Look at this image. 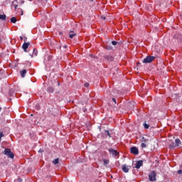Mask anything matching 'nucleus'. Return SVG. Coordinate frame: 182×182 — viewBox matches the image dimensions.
Masks as SVG:
<instances>
[{
	"label": "nucleus",
	"instance_id": "nucleus-24",
	"mask_svg": "<svg viewBox=\"0 0 182 182\" xmlns=\"http://www.w3.org/2000/svg\"><path fill=\"white\" fill-rule=\"evenodd\" d=\"M141 146L143 149H144V148L147 147V145L146 144V143H142V144H141Z\"/></svg>",
	"mask_w": 182,
	"mask_h": 182
},
{
	"label": "nucleus",
	"instance_id": "nucleus-28",
	"mask_svg": "<svg viewBox=\"0 0 182 182\" xmlns=\"http://www.w3.org/2000/svg\"><path fill=\"white\" fill-rule=\"evenodd\" d=\"M4 137V133L2 132H0V140H1V138Z\"/></svg>",
	"mask_w": 182,
	"mask_h": 182
},
{
	"label": "nucleus",
	"instance_id": "nucleus-7",
	"mask_svg": "<svg viewBox=\"0 0 182 182\" xmlns=\"http://www.w3.org/2000/svg\"><path fill=\"white\" fill-rule=\"evenodd\" d=\"M29 43L25 42L22 46V49L24 50V52H28L27 49L29 48Z\"/></svg>",
	"mask_w": 182,
	"mask_h": 182
},
{
	"label": "nucleus",
	"instance_id": "nucleus-12",
	"mask_svg": "<svg viewBox=\"0 0 182 182\" xmlns=\"http://www.w3.org/2000/svg\"><path fill=\"white\" fill-rule=\"evenodd\" d=\"M48 92L49 93H53V92H55V89H53V87H48Z\"/></svg>",
	"mask_w": 182,
	"mask_h": 182
},
{
	"label": "nucleus",
	"instance_id": "nucleus-25",
	"mask_svg": "<svg viewBox=\"0 0 182 182\" xmlns=\"http://www.w3.org/2000/svg\"><path fill=\"white\" fill-rule=\"evenodd\" d=\"M9 94L10 96H14V91L10 90Z\"/></svg>",
	"mask_w": 182,
	"mask_h": 182
},
{
	"label": "nucleus",
	"instance_id": "nucleus-13",
	"mask_svg": "<svg viewBox=\"0 0 182 182\" xmlns=\"http://www.w3.org/2000/svg\"><path fill=\"white\" fill-rule=\"evenodd\" d=\"M0 19H1V21H5V19H6V15L5 14H0Z\"/></svg>",
	"mask_w": 182,
	"mask_h": 182
},
{
	"label": "nucleus",
	"instance_id": "nucleus-29",
	"mask_svg": "<svg viewBox=\"0 0 182 182\" xmlns=\"http://www.w3.org/2000/svg\"><path fill=\"white\" fill-rule=\"evenodd\" d=\"M20 4H21V5L23 4H25V1H23V0L20 1Z\"/></svg>",
	"mask_w": 182,
	"mask_h": 182
},
{
	"label": "nucleus",
	"instance_id": "nucleus-21",
	"mask_svg": "<svg viewBox=\"0 0 182 182\" xmlns=\"http://www.w3.org/2000/svg\"><path fill=\"white\" fill-rule=\"evenodd\" d=\"M112 45H113L114 46H116V45H119V42H117V41H112Z\"/></svg>",
	"mask_w": 182,
	"mask_h": 182
},
{
	"label": "nucleus",
	"instance_id": "nucleus-40",
	"mask_svg": "<svg viewBox=\"0 0 182 182\" xmlns=\"http://www.w3.org/2000/svg\"><path fill=\"white\" fill-rule=\"evenodd\" d=\"M24 42H26V38L24 39Z\"/></svg>",
	"mask_w": 182,
	"mask_h": 182
},
{
	"label": "nucleus",
	"instance_id": "nucleus-34",
	"mask_svg": "<svg viewBox=\"0 0 182 182\" xmlns=\"http://www.w3.org/2000/svg\"><path fill=\"white\" fill-rule=\"evenodd\" d=\"M14 8H15V9H18V5H15Z\"/></svg>",
	"mask_w": 182,
	"mask_h": 182
},
{
	"label": "nucleus",
	"instance_id": "nucleus-9",
	"mask_svg": "<svg viewBox=\"0 0 182 182\" xmlns=\"http://www.w3.org/2000/svg\"><path fill=\"white\" fill-rule=\"evenodd\" d=\"M175 144L176 147H178V146H181V141L179 139H176L175 140Z\"/></svg>",
	"mask_w": 182,
	"mask_h": 182
},
{
	"label": "nucleus",
	"instance_id": "nucleus-6",
	"mask_svg": "<svg viewBox=\"0 0 182 182\" xmlns=\"http://www.w3.org/2000/svg\"><path fill=\"white\" fill-rule=\"evenodd\" d=\"M122 171L124 173H128L129 170H130V166H127V164H124L122 168Z\"/></svg>",
	"mask_w": 182,
	"mask_h": 182
},
{
	"label": "nucleus",
	"instance_id": "nucleus-8",
	"mask_svg": "<svg viewBox=\"0 0 182 182\" xmlns=\"http://www.w3.org/2000/svg\"><path fill=\"white\" fill-rule=\"evenodd\" d=\"M143 166V161L141 160L136 161L135 164V168H140Z\"/></svg>",
	"mask_w": 182,
	"mask_h": 182
},
{
	"label": "nucleus",
	"instance_id": "nucleus-37",
	"mask_svg": "<svg viewBox=\"0 0 182 182\" xmlns=\"http://www.w3.org/2000/svg\"><path fill=\"white\" fill-rule=\"evenodd\" d=\"M21 15H23V11L21 10Z\"/></svg>",
	"mask_w": 182,
	"mask_h": 182
},
{
	"label": "nucleus",
	"instance_id": "nucleus-33",
	"mask_svg": "<svg viewBox=\"0 0 182 182\" xmlns=\"http://www.w3.org/2000/svg\"><path fill=\"white\" fill-rule=\"evenodd\" d=\"M102 19L106 20V16H102Z\"/></svg>",
	"mask_w": 182,
	"mask_h": 182
},
{
	"label": "nucleus",
	"instance_id": "nucleus-22",
	"mask_svg": "<svg viewBox=\"0 0 182 182\" xmlns=\"http://www.w3.org/2000/svg\"><path fill=\"white\" fill-rule=\"evenodd\" d=\"M47 60H48V62H50V60H52V55H48L47 57Z\"/></svg>",
	"mask_w": 182,
	"mask_h": 182
},
{
	"label": "nucleus",
	"instance_id": "nucleus-10",
	"mask_svg": "<svg viewBox=\"0 0 182 182\" xmlns=\"http://www.w3.org/2000/svg\"><path fill=\"white\" fill-rule=\"evenodd\" d=\"M69 36H70V39H73V38H75V36H76V33H75L73 31H70Z\"/></svg>",
	"mask_w": 182,
	"mask_h": 182
},
{
	"label": "nucleus",
	"instance_id": "nucleus-30",
	"mask_svg": "<svg viewBox=\"0 0 182 182\" xmlns=\"http://www.w3.org/2000/svg\"><path fill=\"white\" fill-rule=\"evenodd\" d=\"M178 174H182V170H178Z\"/></svg>",
	"mask_w": 182,
	"mask_h": 182
},
{
	"label": "nucleus",
	"instance_id": "nucleus-19",
	"mask_svg": "<svg viewBox=\"0 0 182 182\" xmlns=\"http://www.w3.org/2000/svg\"><path fill=\"white\" fill-rule=\"evenodd\" d=\"M53 164H59V159H55L53 161Z\"/></svg>",
	"mask_w": 182,
	"mask_h": 182
},
{
	"label": "nucleus",
	"instance_id": "nucleus-17",
	"mask_svg": "<svg viewBox=\"0 0 182 182\" xmlns=\"http://www.w3.org/2000/svg\"><path fill=\"white\" fill-rule=\"evenodd\" d=\"M105 136H109V137H112V136L110 135V132H109V130H105Z\"/></svg>",
	"mask_w": 182,
	"mask_h": 182
},
{
	"label": "nucleus",
	"instance_id": "nucleus-42",
	"mask_svg": "<svg viewBox=\"0 0 182 182\" xmlns=\"http://www.w3.org/2000/svg\"><path fill=\"white\" fill-rule=\"evenodd\" d=\"M92 1H93V0H91Z\"/></svg>",
	"mask_w": 182,
	"mask_h": 182
},
{
	"label": "nucleus",
	"instance_id": "nucleus-5",
	"mask_svg": "<svg viewBox=\"0 0 182 182\" xmlns=\"http://www.w3.org/2000/svg\"><path fill=\"white\" fill-rule=\"evenodd\" d=\"M131 153L132 154H135V156H137V154H139V149L136 146H132L131 148Z\"/></svg>",
	"mask_w": 182,
	"mask_h": 182
},
{
	"label": "nucleus",
	"instance_id": "nucleus-4",
	"mask_svg": "<svg viewBox=\"0 0 182 182\" xmlns=\"http://www.w3.org/2000/svg\"><path fill=\"white\" fill-rule=\"evenodd\" d=\"M109 153L112 154L114 157H117L119 156V153L117 152V150H114L112 148H110L108 149Z\"/></svg>",
	"mask_w": 182,
	"mask_h": 182
},
{
	"label": "nucleus",
	"instance_id": "nucleus-26",
	"mask_svg": "<svg viewBox=\"0 0 182 182\" xmlns=\"http://www.w3.org/2000/svg\"><path fill=\"white\" fill-rule=\"evenodd\" d=\"M142 141H144V143H147V141H149V139H146L144 137H142Z\"/></svg>",
	"mask_w": 182,
	"mask_h": 182
},
{
	"label": "nucleus",
	"instance_id": "nucleus-39",
	"mask_svg": "<svg viewBox=\"0 0 182 182\" xmlns=\"http://www.w3.org/2000/svg\"><path fill=\"white\" fill-rule=\"evenodd\" d=\"M60 85V83L59 82H58V86H59Z\"/></svg>",
	"mask_w": 182,
	"mask_h": 182
},
{
	"label": "nucleus",
	"instance_id": "nucleus-27",
	"mask_svg": "<svg viewBox=\"0 0 182 182\" xmlns=\"http://www.w3.org/2000/svg\"><path fill=\"white\" fill-rule=\"evenodd\" d=\"M84 86H85V87H89L90 84L87 83V82H85V83L84 84Z\"/></svg>",
	"mask_w": 182,
	"mask_h": 182
},
{
	"label": "nucleus",
	"instance_id": "nucleus-23",
	"mask_svg": "<svg viewBox=\"0 0 182 182\" xmlns=\"http://www.w3.org/2000/svg\"><path fill=\"white\" fill-rule=\"evenodd\" d=\"M144 129H149V127H150V126L149 124H147L146 123H144Z\"/></svg>",
	"mask_w": 182,
	"mask_h": 182
},
{
	"label": "nucleus",
	"instance_id": "nucleus-11",
	"mask_svg": "<svg viewBox=\"0 0 182 182\" xmlns=\"http://www.w3.org/2000/svg\"><path fill=\"white\" fill-rule=\"evenodd\" d=\"M21 77H25V75H26V70H22L20 71Z\"/></svg>",
	"mask_w": 182,
	"mask_h": 182
},
{
	"label": "nucleus",
	"instance_id": "nucleus-32",
	"mask_svg": "<svg viewBox=\"0 0 182 182\" xmlns=\"http://www.w3.org/2000/svg\"><path fill=\"white\" fill-rule=\"evenodd\" d=\"M38 153H43V150L40 149V150L38 151Z\"/></svg>",
	"mask_w": 182,
	"mask_h": 182
},
{
	"label": "nucleus",
	"instance_id": "nucleus-2",
	"mask_svg": "<svg viewBox=\"0 0 182 182\" xmlns=\"http://www.w3.org/2000/svg\"><path fill=\"white\" fill-rule=\"evenodd\" d=\"M4 154L5 156H8L10 159H14V157H15L14 152H12V151H11V149L8 148H6L4 149Z\"/></svg>",
	"mask_w": 182,
	"mask_h": 182
},
{
	"label": "nucleus",
	"instance_id": "nucleus-31",
	"mask_svg": "<svg viewBox=\"0 0 182 182\" xmlns=\"http://www.w3.org/2000/svg\"><path fill=\"white\" fill-rule=\"evenodd\" d=\"M112 101L114 102V105H116V99L115 98H112Z\"/></svg>",
	"mask_w": 182,
	"mask_h": 182
},
{
	"label": "nucleus",
	"instance_id": "nucleus-35",
	"mask_svg": "<svg viewBox=\"0 0 182 182\" xmlns=\"http://www.w3.org/2000/svg\"><path fill=\"white\" fill-rule=\"evenodd\" d=\"M64 49H66L68 48V46H63Z\"/></svg>",
	"mask_w": 182,
	"mask_h": 182
},
{
	"label": "nucleus",
	"instance_id": "nucleus-15",
	"mask_svg": "<svg viewBox=\"0 0 182 182\" xmlns=\"http://www.w3.org/2000/svg\"><path fill=\"white\" fill-rule=\"evenodd\" d=\"M169 147L170 149H174L175 147H177L176 146V144H174V142H172L171 144H169Z\"/></svg>",
	"mask_w": 182,
	"mask_h": 182
},
{
	"label": "nucleus",
	"instance_id": "nucleus-1",
	"mask_svg": "<svg viewBox=\"0 0 182 182\" xmlns=\"http://www.w3.org/2000/svg\"><path fill=\"white\" fill-rule=\"evenodd\" d=\"M156 177H157V173H156V171H151V173L149 174V181H156L157 178Z\"/></svg>",
	"mask_w": 182,
	"mask_h": 182
},
{
	"label": "nucleus",
	"instance_id": "nucleus-3",
	"mask_svg": "<svg viewBox=\"0 0 182 182\" xmlns=\"http://www.w3.org/2000/svg\"><path fill=\"white\" fill-rule=\"evenodd\" d=\"M156 59L155 56H147L143 60V63H151Z\"/></svg>",
	"mask_w": 182,
	"mask_h": 182
},
{
	"label": "nucleus",
	"instance_id": "nucleus-41",
	"mask_svg": "<svg viewBox=\"0 0 182 182\" xmlns=\"http://www.w3.org/2000/svg\"><path fill=\"white\" fill-rule=\"evenodd\" d=\"M1 110H2V108H1V107H0V112H1Z\"/></svg>",
	"mask_w": 182,
	"mask_h": 182
},
{
	"label": "nucleus",
	"instance_id": "nucleus-16",
	"mask_svg": "<svg viewBox=\"0 0 182 182\" xmlns=\"http://www.w3.org/2000/svg\"><path fill=\"white\" fill-rule=\"evenodd\" d=\"M33 55H34V56H38V50H36V48L33 49Z\"/></svg>",
	"mask_w": 182,
	"mask_h": 182
},
{
	"label": "nucleus",
	"instance_id": "nucleus-18",
	"mask_svg": "<svg viewBox=\"0 0 182 182\" xmlns=\"http://www.w3.org/2000/svg\"><path fill=\"white\" fill-rule=\"evenodd\" d=\"M11 23H16V18L15 17H12L11 18Z\"/></svg>",
	"mask_w": 182,
	"mask_h": 182
},
{
	"label": "nucleus",
	"instance_id": "nucleus-14",
	"mask_svg": "<svg viewBox=\"0 0 182 182\" xmlns=\"http://www.w3.org/2000/svg\"><path fill=\"white\" fill-rule=\"evenodd\" d=\"M109 159H103V164L104 166H107V164H109Z\"/></svg>",
	"mask_w": 182,
	"mask_h": 182
},
{
	"label": "nucleus",
	"instance_id": "nucleus-38",
	"mask_svg": "<svg viewBox=\"0 0 182 182\" xmlns=\"http://www.w3.org/2000/svg\"><path fill=\"white\" fill-rule=\"evenodd\" d=\"M20 39L22 41L23 40V37H20Z\"/></svg>",
	"mask_w": 182,
	"mask_h": 182
},
{
	"label": "nucleus",
	"instance_id": "nucleus-20",
	"mask_svg": "<svg viewBox=\"0 0 182 182\" xmlns=\"http://www.w3.org/2000/svg\"><path fill=\"white\" fill-rule=\"evenodd\" d=\"M105 48L107 49V50H112V49H113L112 46H106Z\"/></svg>",
	"mask_w": 182,
	"mask_h": 182
},
{
	"label": "nucleus",
	"instance_id": "nucleus-36",
	"mask_svg": "<svg viewBox=\"0 0 182 182\" xmlns=\"http://www.w3.org/2000/svg\"><path fill=\"white\" fill-rule=\"evenodd\" d=\"M43 2H47L48 0H42Z\"/></svg>",
	"mask_w": 182,
	"mask_h": 182
}]
</instances>
